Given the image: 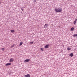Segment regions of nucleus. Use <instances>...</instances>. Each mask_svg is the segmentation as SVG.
<instances>
[{
    "mask_svg": "<svg viewBox=\"0 0 77 77\" xmlns=\"http://www.w3.org/2000/svg\"><path fill=\"white\" fill-rule=\"evenodd\" d=\"M23 42H21L20 43L19 45L20 46H21V45H23Z\"/></svg>",
    "mask_w": 77,
    "mask_h": 77,
    "instance_id": "9b49d317",
    "label": "nucleus"
},
{
    "mask_svg": "<svg viewBox=\"0 0 77 77\" xmlns=\"http://www.w3.org/2000/svg\"><path fill=\"white\" fill-rule=\"evenodd\" d=\"M67 50H71V48H67Z\"/></svg>",
    "mask_w": 77,
    "mask_h": 77,
    "instance_id": "ddd939ff",
    "label": "nucleus"
},
{
    "mask_svg": "<svg viewBox=\"0 0 77 77\" xmlns=\"http://www.w3.org/2000/svg\"><path fill=\"white\" fill-rule=\"evenodd\" d=\"M25 77H30V75L29 74L26 75H25Z\"/></svg>",
    "mask_w": 77,
    "mask_h": 77,
    "instance_id": "423d86ee",
    "label": "nucleus"
},
{
    "mask_svg": "<svg viewBox=\"0 0 77 77\" xmlns=\"http://www.w3.org/2000/svg\"><path fill=\"white\" fill-rule=\"evenodd\" d=\"M49 47V45H47L45 46V48H48Z\"/></svg>",
    "mask_w": 77,
    "mask_h": 77,
    "instance_id": "39448f33",
    "label": "nucleus"
},
{
    "mask_svg": "<svg viewBox=\"0 0 77 77\" xmlns=\"http://www.w3.org/2000/svg\"><path fill=\"white\" fill-rule=\"evenodd\" d=\"M69 56H70L71 57H72V56H74V55H73V54L71 53L69 54Z\"/></svg>",
    "mask_w": 77,
    "mask_h": 77,
    "instance_id": "9d476101",
    "label": "nucleus"
},
{
    "mask_svg": "<svg viewBox=\"0 0 77 77\" xmlns=\"http://www.w3.org/2000/svg\"><path fill=\"white\" fill-rule=\"evenodd\" d=\"M30 60L29 59L25 60L24 61V62L25 63H27V62H29L30 61Z\"/></svg>",
    "mask_w": 77,
    "mask_h": 77,
    "instance_id": "f257e3e1",
    "label": "nucleus"
},
{
    "mask_svg": "<svg viewBox=\"0 0 77 77\" xmlns=\"http://www.w3.org/2000/svg\"><path fill=\"white\" fill-rule=\"evenodd\" d=\"M15 45H12L11 46V48H12V47H14L15 46Z\"/></svg>",
    "mask_w": 77,
    "mask_h": 77,
    "instance_id": "f3484780",
    "label": "nucleus"
},
{
    "mask_svg": "<svg viewBox=\"0 0 77 77\" xmlns=\"http://www.w3.org/2000/svg\"><path fill=\"white\" fill-rule=\"evenodd\" d=\"M41 51H44V48H41Z\"/></svg>",
    "mask_w": 77,
    "mask_h": 77,
    "instance_id": "4468645a",
    "label": "nucleus"
},
{
    "mask_svg": "<svg viewBox=\"0 0 77 77\" xmlns=\"http://www.w3.org/2000/svg\"><path fill=\"white\" fill-rule=\"evenodd\" d=\"M11 33H14V30H11Z\"/></svg>",
    "mask_w": 77,
    "mask_h": 77,
    "instance_id": "2eb2a0df",
    "label": "nucleus"
},
{
    "mask_svg": "<svg viewBox=\"0 0 77 77\" xmlns=\"http://www.w3.org/2000/svg\"><path fill=\"white\" fill-rule=\"evenodd\" d=\"M34 2H36V0H34Z\"/></svg>",
    "mask_w": 77,
    "mask_h": 77,
    "instance_id": "412c9836",
    "label": "nucleus"
},
{
    "mask_svg": "<svg viewBox=\"0 0 77 77\" xmlns=\"http://www.w3.org/2000/svg\"><path fill=\"white\" fill-rule=\"evenodd\" d=\"M74 27H72L71 28V30L72 31H73V30H74Z\"/></svg>",
    "mask_w": 77,
    "mask_h": 77,
    "instance_id": "f8f14e48",
    "label": "nucleus"
},
{
    "mask_svg": "<svg viewBox=\"0 0 77 77\" xmlns=\"http://www.w3.org/2000/svg\"><path fill=\"white\" fill-rule=\"evenodd\" d=\"M45 28L46 29L48 27V24H45L44 25Z\"/></svg>",
    "mask_w": 77,
    "mask_h": 77,
    "instance_id": "7ed1b4c3",
    "label": "nucleus"
},
{
    "mask_svg": "<svg viewBox=\"0 0 77 77\" xmlns=\"http://www.w3.org/2000/svg\"><path fill=\"white\" fill-rule=\"evenodd\" d=\"M0 4H1V2H0Z\"/></svg>",
    "mask_w": 77,
    "mask_h": 77,
    "instance_id": "4be33fe9",
    "label": "nucleus"
},
{
    "mask_svg": "<svg viewBox=\"0 0 77 77\" xmlns=\"http://www.w3.org/2000/svg\"><path fill=\"white\" fill-rule=\"evenodd\" d=\"M30 44H33V42H30Z\"/></svg>",
    "mask_w": 77,
    "mask_h": 77,
    "instance_id": "6ab92c4d",
    "label": "nucleus"
},
{
    "mask_svg": "<svg viewBox=\"0 0 77 77\" xmlns=\"http://www.w3.org/2000/svg\"><path fill=\"white\" fill-rule=\"evenodd\" d=\"M73 36H74V37H75V36H77V34H74L73 35Z\"/></svg>",
    "mask_w": 77,
    "mask_h": 77,
    "instance_id": "dca6fc26",
    "label": "nucleus"
},
{
    "mask_svg": "<svg viewBox=\"0 0 77 77\" xmlns=\"http://www.w3.org/2000/svg\"><path fill=\"white\" fill-rule=\"evenodd\" d=\"M12 64L11 63H7L5 64L6 66H9V65H11Z\"/></svg>",
    "mask_w": 77,
    "mask_h": 77,
    "instance_id": "0eeeda50",
    "label": "nucleus"
},
{
    "mask_svg": "<svg viewBox=\"0 0 77 77\" xmlns=\"http://www.w3.org/2000/svg\"><path fill=\"white\" fill-rule=\"evenodd\" d=\"M22 11H24V10L22 8L21 9Z\"/></svg>",
    "mask_w": 77,
    "mask_h": 77,
    "instance_id": "aec40b11",
    "label": "nucleus"
},
{
    "mask_svg": "<svg viewBox=\"0 0 77 77\" xmlns=\"http://www.w3.org/2000/svg\"><path fill=\"white\" fill-rule=\"evenodd\" d=\"M77 19H75V21L73 23L74 24H75L77 22Z\"/></svg>",
    "mask_w": 77,
    "mask_h": 77,
    "instance_id": "1a4fd4ad",
    "label": "nucleus"
},
{
    "mask_svg": "<svg viewBox=\"0 0 77 77\" xmlns=\"http://www.w3.org/2000/svg\"><path fill=\"white\" fill-rule=\"evenodd\" d=\"M13 61H14V59H13V58H11L9 60L10 62H13Z\"/></svg>",
    "mask_w": 77,
    "mask_h": 77,
    "instance_id": "6e6552de",
    "label": "nucleus"
},
{
    "mask_svg": "<svg viewBox=\"0 0 77 77\" xmlns=\"http://www.w3.org/2000/svg\"><path fill=\"white\" fill-rule=\"evenodd\" d=\"M62 11V8H58V12H61Z\"/></svg>",
    "mask_w": 77,
    "mask_h": 77,
    "instance_id": "f03ea898",
    "label": "nucleus"
},
{
    "mask_svg": "<svg viewBox=\"0 0 77 77\" xmlns=\"http://www.w3.org/2000/svg\"><path fill=\"white\" fill-rule=\"evenodd\" d=\"M2 51H4V50H5V48H2Z\"/></svg>",
    "mask_w": 77,
    "mask_h": 77,
    "instance_id": "a211bd4d",
    "label": "nucleus"
},
{
    "mask_svg": "<svg viewBox=\"0 0 77 77\" xmlns=\"http://www.w3.org/2000/svg\"><path fill=\"white\" fill-rule=\"evenodd\" d=\"M58 9L59 8H55L54 9L55 11L56 12H58Z\"/></svg>",
    "mask_w": 77,
    "mask_h": 77,
    "instance_id": "20e7f679",
    "label": "nucleus"
}]
</instances>
